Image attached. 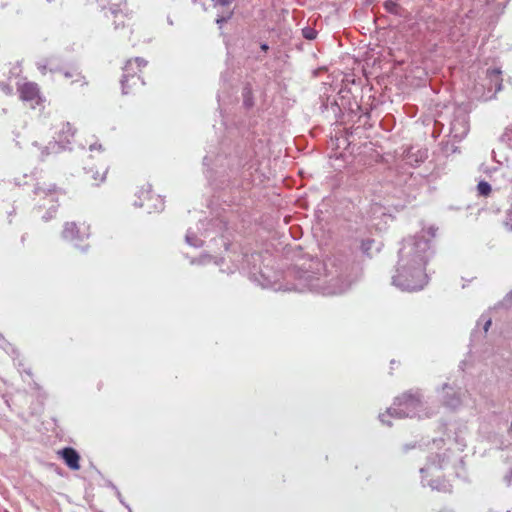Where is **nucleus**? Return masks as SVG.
<instances>
[{
	"label": "nucleus",
	"instance_id": "nucleus-1",
	"mask_svg": "<svg viewBox=\"0 0 512 512\" xmlns=\"http://www.w3.org/2000/svg\"><path fill=\"white\" fill-rule=\"evenodd\" d=\"M429 243L425 239L408 243L401 250L396 274L393 283L403 290L416 291L422 289L427 283L425 267L427 264V250Z\"/></svg>",
	"mask_w": 512,
	"mask_h": 512
},
{
	"label": "nucleus",
	"instance_id": "nucleus-2",
	"mask_svg": "<svg viewBox=\"0 0 512 512\" xmlns=\"http://www.w3.org/2000/svg\"><path fill=\"white\" fill-rule=\"evenodd\" d=\"M146 66L147 61L140 57L129 59L126 62L121 80L124 94L134 93L144 84L141 72Z\"/></svg>",
	"mask_w": 512,
	"mask_h": 512
},
{
	"label": "nucleus",
	"instance_id": "nucleus-3",
	"mask_svg": "<svg viewBox=\"0 0 512 512\" xmlns=\"http://www.w3.org/2000/svg\"><path fill=\"white\" fill-rule=\"evenodd\" d=\"M137 199L134 204L144 208L147 213L160 212L164 209L163 198L154 193L150 184L142 185L137 191Z\"/></svg>",
	"mask_w": 512,
	"mask_h": 512
},
{
	"label": "nucleus",
	"instance_id": "nucleus-4",
	"mask_svg": "<svg viewBox=\"0 0 512 512\" xmlns=\"http://www.w3.org/2000/svg\"><path fill=\"white\" fill-rule=\"evenodd\" d=\"M105 11V17L111 21L115 30L131 25L132 15L126 8V2L111 3L109 6L101 4Z\"/></svg>",
	"mask_w": 512,
	"mask_h": 512
},
{
	"label": "nucleus",
	"instance_id": "nucleus-5",
	"mask_svg": "<svg viewBox=\"0 0 512 512\" xmlns=\"http://www.w3.org/2000/svg\"><path fill=\"white\" fill-rule=\"evenodd\" d=\"M17 91L19 93V98L22 101L31 103L32 108L40 106L44 102L40 88L35 82L26 81L18 84Z\"/></svg>",
	"mask_w": 512,
	"mask_h": 512
},
{
	"label": "nucleus",
	"instance_id": "nucleus-6",
	"mask_svg": "<svg viewBox=\"0 0 512 512\" xmlns=\"http://www.w3.org/2000/svg\"><path fill=\"white\" fill-rule=\"evenodd\" d=\"M62 237L70 242L82 241L89 237V226L74 222L66 223L62 231Z\"/></svg>",
	"mask_w": 512,
	"mask_h": 512
},
{
	"label": "nucleus",
	"instance_id": "nucleus-7",
	"mask_svg": "<svg viewBox=\"0 0 512 512\" xmlns=\"http://www.w3.org/2000/svg\"><path fill=\"white\" fill-rule=\"evenodd\" d=\"M65 83L70 87L82 89L88 85L86 77L82 72L75 66H69L60 70Z\"/></svg>",
	"mask_w": 512,
	"mask_h": 512
},
{
	"label": "nucleus",
	"instance_id": "nucleus-8",
	"mask_svg": "<svg viewBox=\"0 0 512 512\" xmlns=\"http://www.w3.org/2000/svg\"><path fill=\"white\" fill-rule=\"evenodd\" d=\"M85 173L95 185H98L106 178L107 166L102 162H91L85 167Z\"/></svg>",
	"mask_w": 512,
	"mask_h": 512
},
{
	"label": "nucleus",
	"instance_id": "nucleus-9",
	"mask_svg": "<svg viewBox=\"0 0 512 512\" xmlns=\"http://www.w3.org/2000/svg\"><path fill=\"white\" fill-rule=\"evenodd\" d=\"M60 455L62 456L63 460L67 464V466L73 470H78L80 468L79 465V454L76 452L75 449L71 447L64 448Z\"/></svg>",
	"mask_w": 512,
	"mask_h": 512
},
{
	"label": "nucleus",
	"instance_id": "nucleus-10",
	"mask_svg": "<svg viewBox=\"0 0 512 512\" xmlns=\"http://www.w3.org/2000/svg\"><path fill=\"white\" fill-rule=\"evenodd\" d=\"M502 71L499 68H492L487 70V76L491 82L495 86L496 91H500L502 89Z\"/></svg>",
	"mask_w": 512,
	"mask_h": 512
},
{
	"label": "nucleus",
	"instance_id": "nucleus-11",
	"mask_svg": "<svg viewBox=\"0 0 512 512\" xmlns=\"http://www.w3.org/2000/svg\"><path fill=\"white\" fill-rule=\"evenodd\" d=\"M477 190L480 195L488 196L491 193V186L488 182L481 181L477 185Z\"/></svg>",
	"mask_w": 512,
	"mask_h": 512
},
{
	"label": "nucleus",
	"instance_id": "nucleus-12",
	"mask_svg": "<svg viewBox=\"0 0 512 512\" xmlns=\"http://www.w3.org/2000/svg\"><path fill=\"white\" fill-rule=\"evenodd\" d=\"M503 225L508 231L512 232V206L506 212Z\"/></svg>",
	"mask_w": 512,
	"mask_h": 512
},
{
	"label": "nucleus",
	"instance_id": "nucleus-13",
	"mask_svg": "<svg viewBox=\"0 0 512 512\" xmlns=\"http://www.w3.org/2000/svg\"><path fill=\"white\" fill-rule=\"evenodd\" d=\"M396 7V3L391 0L385 2V8L390 12H393Z\"/></svg>",
	"mask_w": 512,
	"mask_h": 512
},
{
	"label": "nucleus",
	"instance_id": "nucleus-14",
	"mask_svg": "<svg viewBox=\"0 0 512 512\" xmlns=\"http://www.w3.org/2000/svg\"><path fill=\"white\" fill-rule=\"evenodd\" d=\"M216 5L227 6L230 5L234 0H213Z\"/></svg>",
	"mask_w": 512,
	"mask_h": 512
},
{
	"label": "nucleus",
	"instance_id": "nucleus-15",
	"mask_svg": "<svg viewBox=\"0 0 512 512\" xmlns=\"http://www.w3.org/2000/svg\"><path fill=\"white\" fill-rule=\"evenodd\" d=\"M63 129H66L67 132H69L71 134V136L74 135V131H72V127L69 123L63 124Z\"/></svg>",
	"mask_w": 512,
	"mask_h": 512
},
{
	"label": "nucleus",
	"instance_id": "nucleus-16",
	"mask_svg": "<svg viewBox=\"0 0 512 512\" xmlns=\"http://www.w3.org/2000/svg\"><path fill=\"white\" fill-rule=\"evenodd\" d=\"M490 324H491V321H488V322L486 323V325H485V330H487V329H488V327L490 326Z\"/></svg>",
	"mask_w": 512,
	"mask_h": 512
},
{
	"label": "nucleus",
	"instance_id": "nucleus-17",
	"mask_svg": "<svg viewBox=\"0 0 512 512\" xmlns=\"http://www.w3.org/2000/svg\"><path fill=\"white\" fill-rule=\"evenodd\" d=\"M308 39H311L312 36H311V33H308V35L306 36Z\"/></svg>",
	"mask_w": 512,
	"mask_h": 512
},
{
	"label": "nucleus",
	"instance_id": "nucleus-18",
	"mask_svg": "<svg viewBox=\"0 0 512 512\" xmlns=\"http://www.w3.org/2000/svg\"><path fill=\"white\" fill-rule=\"evenodd\" d=\"M308 39H311L312 36H311V33H308V35L306 36Z\"/></svg>",
	"mask_w": 512,
	"mask_h": 512
}]
</instances>
